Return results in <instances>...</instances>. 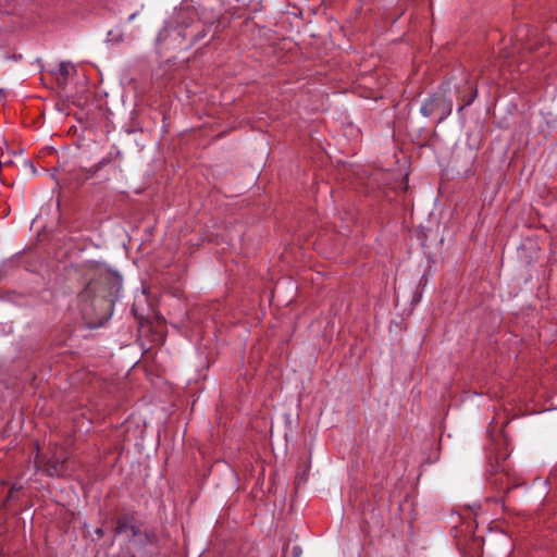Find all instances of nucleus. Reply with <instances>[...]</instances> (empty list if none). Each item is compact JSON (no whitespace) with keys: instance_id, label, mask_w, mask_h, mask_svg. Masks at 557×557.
<instances>
[{"instance_id":"f03ea898","label":"nucleus","mask_w":557,"mask_h":557,"mask_svg":"<svg viewBox=\"0 0 557 557\" xmlns=\"http://www.w3.org/2000/svg\"><path fill=\"white\" fill-rule=\"evenodd\" d=\"M444 103V97L432 95L421 106V113L424 116H431L436 113L440 109V106Z\"/></svg>"},{"instance_id":"6e6552de","label":"nucleus","mask_w":557,"mask_h":557,"mask_svg":"<svg viewBox=\"0 0 557 557\" xmlns=\"http://www.w3.org/2000/svg\"><path fill=\"white\" fill-rule=\"evenodd\" d=\"M136 15H137V13H133V14H131V15H129V17H128V21H129V22H131V21H133V20L136 17Z\"/></svg>"},{"instance_id":"f257e3e1","label":"nucleus","mask_w":557,"mask_h":557,"mask_svg":"<svg viewBox=\"0 0 557 557\" xmlns=\"http://www.w3.org/2000/svg\"><path fill=\"white\" fill-rule=\"evenodd\" d=\"M115 535L123 536L125 540H135L139 535V530L127 518L119 519L115 528Z\"/></svg>"},{"instance_id":"1a4fd4ad","label":"nucleus","mask_w":557,"mask_h":557,"mask_svg":"<svg viewBox=\"0 0 557 557\" xmlns=\"http://www.w3.org/2000/svg\"><path fill=\"white\" fill-rule=\"evenodd\" d=\"M97 534H98V535H101V534H102V530H101V529H98V530H97Z\"/></svg>"},{"instance_id":"0eeeda50","label":"nucleus","mask_w":557,"mask_h":557,"mask_svg":"<svg viewBox=\"0 0 557 557\" xmlns=\"http://www.w3.org/2000/svg\"><path fill=\"white\" fill-rule=\"evenodd\" d=\"M300 554H301V549H300V547L295 546V547L293 548V555H294V557H299V556H300Z\"/></svg>"},{"instance_id":"20e7f679","label":"nucleus","mask_w":557,"mask_h":557,"mask_svg":"<svg viewBox=\"0 0 557 557\" xmlns=\"http://www.w3.org/2000/svg\"><path fill=\"white\" fill-rule=\"evenodd\" d=\"M74 72H75V67H74V65H73L71 62H65V61H64V62H61V63L59 64L58 73L60 74V76H61L64 81H66V79H67V77H69L70 75H72V73H74Z\"/></svg>"},{"instance_id":"423d86ee","label":"nucleus","mask_w":557,"mask_h":557,"mask_svg":"<svg viewBox=\"0 0 557 557\" xmlns=\"http://www.w3.org/2000/svg\"><path fill=\"white\" fill-rule=\"evenodd\" d=\"M437 112L441 113L440 120H443L444 117L449 115L451 113V103H450V101H446L444 99V103L440 106V109H438Z\"/></svg>"},{"instance_id":"7ed1b4c3","label":"nucleus","mask_w":557,"mask_h":557,"mask_svg":"<svg viewBox=\"0 0 557 557\" xmlns=\"http://www.w3.org/2000/svg\"><path fill=\"white\" fill-rule=\"evenodd\" d=\"M44 471L50 476H62L65 474V463L63 460L51 459L45 466Z\"/></svg>"},{"instance_id":"9d476101","label":"nucleus","mask_w":557,"mask_h":557,"mask_svg":"<svg viewBox=\"0 0 557 557\" xmlns=\"http://www.w3.org/2000/svg\"><path fill=\"white\" fill-rule=\"evenodd\" d=\"M35 463H37L38 467H40V461L38 459L35 460Z\"/></svg>"},{"instance_id":"39448f33","label":"nucleus","mask_w":557,"mask_h":557,"mask_svg":"<svg viewBox=\"0 0 557 557\" xmlns=\"http://www.w3.org/2000/svg\"><path fill=\"white\" fill-rule=\"evenodd\" d=\"M96 289V283L89 282L86 288L79 294L82 300H87Z\"/></svg>"}]
</instances>
